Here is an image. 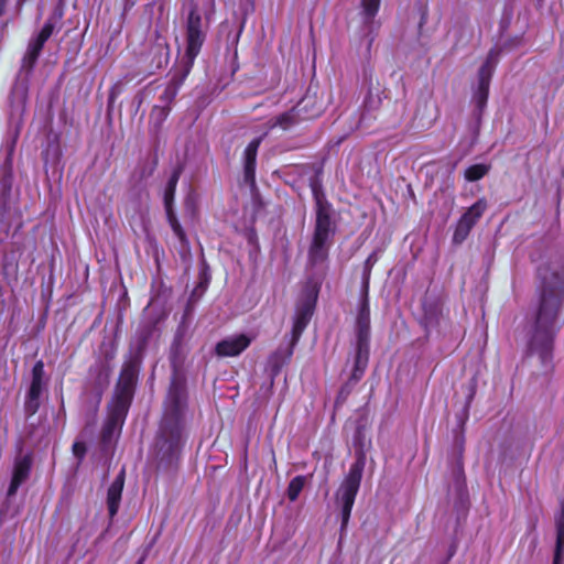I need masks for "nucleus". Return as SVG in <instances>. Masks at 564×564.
<instances>
[{
	"label": "nucleus",
	"instance_id": "1",
	"mask_svg": "<svg viewBox=\"0 0 564 564\" xmlns=\"http://www.w3.org/2000/svg\"><path fill=\"white\" fill-rule=\"evenodd\" d=\"M541 283V303L533 325L528 333V355H536L543 367L553 359L555 319L564 295V272L557 267L543 265L538 270Z\"/></svg>",
	"mask_w": 564,
	"mask_h": 564
},
{
	"label": "nucleus",
	"instance_id": "2",
	"mask_svg": "<svg viewBox=\"0 0 564 564\" xmlns=\"http://www.w3.org/2000/svg\"><path fill=\"white\" fill-rule=\"evenodd\" d=\"M214 14L215 0H204L202 7L194 0L188 2L185 22V53L172 70L170 83L161 95L163 106L170 107L184 80L191 73L195 58L199 54L206 40V34Z\"/></svg>",
	"mask_w": 564,
	"mask_h": 564
},
{
	"label": "nucleus",
	"instance_id": "3",
	"mask_svg": "<svg viewBox=\"0 0 564 564\" xmlns=\"http://www.w3.org/2000/svg\"><path fill=\"white\" fill-rule=\"evenodd\" d=\"M184 409V389L178 383L173 382L165 402L160 435L156 440L158 454L161 456V460L171 462L180 448Z\"/></svg>",
	"mask_w": 564,
	"mask_h": 564
},
{
	"label": "nucleus",
	"instance_id": "4",
	"mask_svg": "<svg viewBox=\"0 0 564 564\" xmlns=\"http://www.w3.org/2000/svg\"><path fill=\"white\" fill-rule=\"evenodd\" d=\"M21 220L15 213L3 208L0 213V248L2 252L1 270L6 278L18 272V259L21 254Z\"/></svg>",
	"mask_w": 564,
	"mask_h": 564
},
{
	"label": "nucleus",
	"instance_id": "5",
	"mask_svg": "<svg viewBox=\"0 0 564 564\" xmlns=\"http://www.w3.org/2000/svg\"><path fill=\"white\" fill-rule=\"evenodd\" d=\"M139 362L135 359H130L123 364L120 372L118 383L116 386L111 417L112 422L123 421L128 409L131 404L134 388L138 381Z\"/></svg>",
	"mask_w": 564,
	"mask_h": 564
},
{
	"label": "nucleus",
	"instance_id": "6",
	"mask_svg": "<svg viewBox=\"0 0 564 564\" xmlns=\"http://www.w3.org/2000/svg\"><path fill=\"white\" fill-rule=\"evenodd\" d=\"M364 468L365 458L359 456L350 466L347 476L336 491V505L341 512V530L348 524L351 509L360 487Z\"/></svg>",
	"mask_w": 564,
	"mask_h": 564
},
{
	"label": "nucleus",
	"instance_id": "7",
	"mask_svg": "<svg viewBox=\"0 0 564 564\" xmlns=\"http://www.w3.org/2000/svg\"><path fill=\"white\" fill-rule=\"evenodd\" d=\"M499 54L498 50H490L486 61L478 70L477 83L473 88V102L479 112H481L487 105L489 86L495 68L499 62Z\"/></svg>",
	"mask_w": 564,
	"mask_h": 564
},
{
	"label": "nucleus",
	"instance_id": "8",
	"mask_svg": "<svg viewBox=\"0 0 564 564\" xmlns=\"http://www.w3.org/2000/svg\"><path fill=\"white\" fill-rule=\"evenodd\" d=\"M311 186L316 205V223L314 236L318 237V239H332L334 228L330 218V205L327 203L325 195L316 183H312Z\"/></svg>",
	"mask_w": 564,
	"mask_h": 564
},
{
	"label": "nucleus",
	"instance_id": "9",
	"mask_svg": "<svg viewBox=\"0 0 564 564\" xmlns=\"http://www.w3.org/2000/svg\"><path fill=\"white\" fill-rule=\"evenodd\" d=\"M487 208L485 199H478L459 218L453 235L455 243H462L469 235L471 228L481 218Z\"/></svg>",
	"mask_w": 564,
	"mask_h": 564
},
{
	"label": "nucleus",
	"instance_id": "10",
	"mask_svg": "<svg viewBox=\"0 0 564 564\" xmlns=\"http://www.w3.org/2000/svg\"><path fill=\"white\" fill-rule=\"evenodd\" d=\"M54 30L52 22L47 21L39 32V34L31 39L25 55L22 59V67L24 69H32L35 64L45 42L50 39Z\"/></svg>",
	"mask_w": 564,
	"mask_h": 564
},
{
	"label": "nucleus",
	"instance_id": "11",
	"mask_svg": "<svg viewBox=\"0 0 564 564\" xmlns=\"http://www.w3.org/2000/svg\"><path fill=\"white\" fill-rule=\"evenodd\" d=\"M251 339L243 335L229 336L216 345V354L219 357H236L246 350Z\"/></svg>",
	"mask_w": 564,
	"mask_h": 564
},
{
	"label": "nucleus",
	"instance_id": "12",
	"mask_svg": "<svg viewBox=\"0 0 564 564\" xmlns=\"http://www.w3.org/2000/svg\"><path fill=\"white\" fill-rule=\"evenodd\" d=\"M315 299L311 295L306 296L296 307L293 323V339L296 341L307 326L314 311Z\"/></svg>",
	"mask_w": 564,
	"mask_h": 564
},
{
	"label": "nucleus",
	"instance_id": "13",
	"mask_svg": "<svg viewBox=\"0 0 564 564\" xmlns=\"http://www.w3.org/2000/svg\"><path fill=\"white\" fill-rule=\"evenodd\" d=\"M357 340L370 339V307L369 293H361L358 314L356 318Z\"/></svg>",
	"mask_w": 564,
	"mask_h": 564
},
{
	"label": "nucleus",
	"instance_id": "14",
	"mask_svg": "<svg viewBox=\"0 0 564 564\" xmlns=\"http://www.w3.org/2000/svg\"><path fill=\"white\" fill-rule=\"evenodd\" d=\"M260 142V139H253L246 147L242 155L243 180L250 187H253L256 184L257 153Z\"/></svg>",
	"mask_w": 564,
	"mask_h": 564
},
{
	"label": "nucleus",
	"instance_id": "15",
	"mask_svg": "<svg viewBox=\"0 0 564 564\" xmlns=\"http://www.w3.org/2000/svg\"><path fill=\"white\" fill-rule=\"evenodd\" d=\"M32 459L30 456H20L14 462L12 479L8 489V497H12L17 494L21 484H23L30 474Z\"/></svg>",
	"mask_w": 564,
	"mask_h": 564
},
{
	"label": "nucleus",
	"instance_id": "16",
	"mask_svg": "<svg viewBox=\"0 0 564 564\" xmlns=\"http://www.w3.org/2000/svg\"><path fill=\"white\" fill-rule=\"evenodd\" d=\"M124 485V470L122 469L110 485L107 492V506L109 516L112 519L119 509L121 495Z\"/></svg>",
	"mask_w": 564,
	"mask_h": 564
},
{
	"label": "nucleus",
	"instance_id": "17",
	"mask_svg": "<svg viewBox=\"0 0 564 564\" xmlns=\"http://www.w3.org/2000/svg\"><path fill=\"white\" fill-rule=\"evenodd\" d=\"M332 246V239L313 236V240L308 250V261L314 267L326 261L328 250Z\"/></svg>",
	"mask_w": 564,
	"mask_h": 564
},
{
	"label": "nucleus",
	"instance_id": "18",
	"mask_svg": "<svg viewBox=\"0 0 564 564\" xmlns=\"http://www.w3.org/2000/svg\"><path fill=\"white\" fill-rule=\"evenodd\" d=\"M556 544L553 564L564 563V499L560 503V511L555 517Z\"/></svg>",
	"mask_w": 564,
	"mask_h": 564
},
{
	"label": "nucleus",
	"instance_id": "19",
	"mask_svg": "<svg viewBox=\"0 0 564 564\" xmlns=\"http://www.w3.org/2000/svg\"><path fill=\"white\" fill-rule=\"evenodd\" d=\"M369 358V341L356 340L355 367L351 373L354 380H359L365 372Z\"/></svg>",
	"mask_w": 564,
	"mask_h": 564
},
{
	"label": "nucleus",
	"instance_id": "20",
	"mask_svg": "<svg viewBox=\"0 0 564 564\" xmlns=\"http://www.w3.org/2000/svg\"><path fill=\"white\" fill-rule=\"evenodd\" d=\"M44 364L40 360L35 362L32 369V380L28 391V397L41 398L45 390Z\"/></svg>",
	"mask_w": 564,
	"mask_h": 564
},
{
	"label": "nucleus",
	"instance_id": "21",
	"mask_svg": "<svg viewBox=\"0 0 564 564\" xmlns=\"http://www.w3.org/2000/svg\"><path fill=\"white\" fill-rule=\"evenodd\" d=\"M381 0H361V17L364 24L371 30L375 23V17L380 8Z\"/></svg>",
	"mask_w": 564,
	"mask_h": 564
},
{
	"label": "nucleus",
	"instance_id": "22",
	"mask_svg": "<svg viewBox=\"0 0 564 564\" xmlns=\"http://www.w3.org/2000/svg\"><path fill=\"white\" fill-rule=\"evenodd\" d=\"M180 176H181V169H175L165 185L164 195H163L165 209L173 207L175 191H176V186H177Z\"/></svg>",
	"mask_w": 564,
	"mask_h": 564
},
{
	"label": "nucleus",
	"instance_id": "23",
	"mask_svg": "<svg viewBox=\"0 0 564 564\" xmlns=\"http://www.w3.org/2000/svg\"><path fill=\"white\" fill-rule=\"evenodd\" d=\"M378 258L375 252H372L365 261L364 272H362V285L361 293H369V282L372 267L377 262Z\"/></svg>",
	"mask_w": 564,
	"mask_h": 564
},
{
	"label": "nucleus",
	"instance_id": "24",
	"mask_svg": "<svg viewBox=\"0 0 564 564\" xmlns=\"http://www.w3.org/2000/svg\"><path fill=\"white\" fill-rule=\"evenodd\" d=\"M489 172V166L486 164H475L465 171V178L469 182H475L482 178Z\"/></svg>",
	"mask_w": 564,
	"mask_h": 564
},
{
	"label": "nucleus",
	"instance_id": "25",
	"mask_svg": "<svg viewBox=\"0 0 564 564\" xmlns=\"http://www.w3.org/2000/svg\"><path fill=\"white\" fill-rule=\"evenodd\" d=\"M165 213H166V218H167L169 225L171 226L174 235L183 242L185 240V232H184L180 221L177 220V217L174 213L173 207L165 209Z\"/></svg>",
	"mask_w": 564,
	"mask_h": 564
},
{
	"label": "nucleus",
	"instance_id": "26",
	"mask_svg": "<svg viewBox=\"0 0 564 564\" xmlns=\"http://www.w3.org/2000/svg\"><path fill=\"white\" fill-rule=\"evenodd\" d=\"M305 485V477L303 476H296L294 477L288 487V498L291 501H295L301 494L303 487Z\"/></svg>",
	"mask_w": 564,
	"mask_h": 564
},
{
	"label": "nucleus",
	"instance_id": "27",
	"mask_svg": "<svg viewBox=\"0 0 564 564\" xmlns=\"http://www.w3.org/2000/svg\"><path fill=\"white\" fill-rule=\"evenodd\" d=\"M296 118L297 113L294 109H292L276 117L274 126H278L283 130H286L296 122Z\"/></svg>",
	"mask_w": 564,
	"mask_h": 564
},
{
	"label": "nucleus",
	"instance_id": "28",
	"mask_svg": "<svg viewBox=\"0 0 564 564\" xmlns=\"http://www.w3.org/2000/svg\"><path fill=\"white\" fill-rule=\"evenodd\" d=\"M40 404H41V398H34V397L26 395L25 403H24V410H25L28 417H31L32 415H34L37 412Z\"/></svg>",
	"mask_w": 564,
	"mask_h": 564
},
{
	"label": "nucleus",
	"instance_id": "29",
	"mask_svg": "<svg viewBox=\"0 0 564 564\" xmlns=\"http://www.w3.org/2000/svg\"><path fill=\"white\" fill-rule=\"evenodd\" d=\"M170 113V107L155 106L151 112V119L156 121V124L162 123Z\"/></svg>",
	"mask_w": 564,
	"mask_h": 564
},
{
	"label": "nucleus",
	"instance_id": "30",
	"mask_svg": "<svg viewBox=\"0 0 564 564\" xmlns=\"http://www.w3.org/2000/svg\"><path fill=\"white\" fill-rule=\"evenodd\" d=\"M85 452H86V447H85L84 443H80V442L74 443L73 453L78 459H82L84 457Z\"/></svg>",
	"mask_w": 564,
	"mask_h": 564
},
{
	"label": "nucleus",
	"instance_id": "31",
	"mask_svg": "<svg viewBox=\"0 0 564 564\" xmlns=\"http://www.w3.org/2000/svg\"><path fill=\"white\" fill-rule=\"evenodd\" d=\"M380 102L379 98L378 97H375L372 96L371 94H369L365 100V108L369 109V108H376L378 106V104Z\"/></svg>",
	"mask_w": 564,
	"mask_h": 564
},
{
	"label": "nucleus",
	"instance_id": "32",
	"mask_svg": "<svg viewBox=\"0 0 564 564\" xmlns=\"http://www.w3.org/2000/svg\"><path fill=\"white\" fill-rule=\"evenodd\" d=\"M425 322H426V326L433 325V317H432V315H430L429 312H425Z\"/></svg>",
	"mask_w": 564,
	"mask_h": 564
},
{
	"label": "nucleus",
	"instance_id": "33",
	"mask_svg": "<svg viewBox=\"0 0 564 564\" xmlns=\"http://www.w3.org/2000/svg\"><path fill=\"white\" fill-rule=\"evenodd\" d=\"M7 0H0V15L3 13Z\"/></svg>",
	"mask_w": 564,
	"mask_h": 564
},
{
	"label": "nucleus",
	"instance_id": "34",
	"mask_svg": "<svg viewBox=\"0 0 564 564\" xmlns=\"http://www.w3.org/2000/svg\"><path fill=\"white\" fill-rule=\"evenodd\" d=\"M4 307H6V305H4L3 301L0 300V314L1 315L4 313Z\"/></svg>",
	"mask_w": 564,
	"mask_h": 564
},
{
	"label": "nucleus",
	"instance_id": "35",
	"mask_svg": "<svg viewBox=\"0 0 564 564\" xmlns=\"http://www.w3.org/2000/svg\"><path fill=\"white\" fill-rule=\"evenodd\" d=\"M9 315H10V312L8 311V312L6 313V318H8V317H9Z\"/></svg>",
	"mask_w": 564,
	"mask_h": 564
}]
</instances>
